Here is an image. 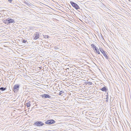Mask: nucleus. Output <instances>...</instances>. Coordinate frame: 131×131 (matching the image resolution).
<instances>
[{
  "label": "nucleus",
  "instance_id": "1",
  "mask_svg": "<svg viewBox=\"0 0 131 131\" xmlns=\"http://www.w3.org/2000/svg\"><path fill=\"white\" fill-rule=\"evenodd\" d=\"M5 23L8 24L11 23H15V21L14 19H12L11 18H8L6 20H4L3 21Z\"/></svg>",
  "mask_w": 131,
  "mask_h": 131
},
{
  "label": "nucleus",
  "instance_id": "2",
  "mask_svg": "<svg viewBox=\"0 0 131 131\" xmlns=\"http://www.w3.org/2000/svg\"><path fill=\"white\" fill-rule=\"evenodd\" d=\"M20 87V85L19 84H15L13 86V91L14 93H17L19 91Z\"/></svg>",
  "mask_w": 131,
  "mask_h": 131
},
{
  "label": "nucleus",
  "instance_id": "3",
  "mask_svg": "<svg viewBox=\"0 0 131 131\" xmlns=\"http://www.w3.org/2000/svg\"><path fill=\"white\" fill-rule=\"evenodd\" d=\"M70 3L72 6L77 10L80 9L79 6L76 3L72 1H70Z\"/></svg>",
  "mask_w": 131,
  "mask_h": 131
},
{
  "label": "nucleus",
  "instance_id": "4",
  "mask_svg": "<svg viewBox=\"0 0 131 131\" xmlns=\"http://www.w3.org/2000/svg\"><path fill=\"white\" fill-rule=\"evenodd\" d=\"M34 125L37 126H41L44 125L43 122L40 121H36L34 124Z\"/></svg>",
  "mask_w": 131,
  "mask_h": 131
},
{
  "label": "nucleus",
  "instance_id": "5",
  "mask_svg": "<svg viewBox=\"0 0 131 131\" xmlns=\"http://www.w3.org/2000/svg\"><path fill=\"white\" fill-rule=\"evenodd\" d=\"M99 49L101 52L103 54L104 56L105 57L107 60H109V58H108L105 52L103 50V49L101 47H100Z\"/></svg>",
  "mask_w": 131,
  "mask_h": 131
},
{
  "label": "nucleus",
  "instance_id": "6",
  "mask_svg": "<svg viewBox=\"0 0 131 131\" xmlns=\"http://www.w3.org/2000/svg\"><path fill=\"white\" fill-rule=\"evenodd\" d=\"M55 123V121L53 119L47 120L45 122L46 124L48 125L52 124Z\"/></svg>",
  "mask_w": 131,
  "mask_h": 131
},
{
  "label": "nucleus",
  "instance_id": "7",
  "mask_svg": "<svg viewBox=\"0 0 131 131\" xmlns=\"http://www.w3.org/2000/svg\"><path fill=\"white\" fill-rule=\"evenodd\" d=\"M42 97L44 98H50L51 96L48 94H45L42 95Z\"/></svg>",
  "mask_w": 131,
  "mask_h": 131
},
{
  "label": "nucleus",
  "instance_id": "8",
  "mask_svg": "<svg viewBox=\"0 0 131 131\" xmlns=\"http://www.w3.org/2000/svg\"><path fill=\"white\" fill-rule=\"evenodd\" d=\"M37 34L35 35V36L34 38V39L35 40L37 39L39 37V34L37 32H36Z\"/></svg>",
  "mask_w": 131,
  "mask_h": 131
},
{
  "label": "nucleus",
  "instance_id": "9",
  "mask_svg": "<svg viewBox=\"0 0 131 131\" xmlns=\"http://www.w3.org/2000/svg\"><path fill=\"white\" fill-rule=\"evenodd\" d=\"M100 89L102 91H106L107 90V89L105 86H104L101 89Z\"/></svg>",
  "mask_w": 131,
  "mask_h": 131
},
{
  "label": "nucleus",
  "instance_id": "10",
  "mask_svg": "<svg viewBox=\"0 0 131 131\" xmlns=\"http://www.w3.org/2000/svg\"><path fill=\"white\" fill-rule=\"evenodd\" d=\"M30 103V102L29 101L28 103H27L26 104V105L28 107H30L31 105Z\"/></svg>",
  "mask_w": 131,
  "mask_h": 131
},
{
  "label": "nucleus",
  "instance_id": "11",
  "mask_svg": "<svg viewBox=\"0 0 131 131\" xmlns=\"http://www.w3.org/2000/svg\"><path fill=\"white\" fill-rule=\"evenodd\" d=\"M6 89L7 88H6L2 87L0 88V90H1L2 91H3L6 90Z\"/></svg>",
  "mask_w": 131,
  "mask_h": 131
},
{
  "label": "nucleus",
  "instance_id": "12",
  "mask_svg": "<svg viewBox=\"0 0 131 131\" xmlns=\"http://www.w3.org/2000/svg\"><path fill=\"white\" fill-rule=\"evenodd\" d=\"M86 84H89L90 85H92V82L90 81L87 82H86Z\"/></svg>",
  "mask_w": 131,
  "mask_h": 131
},
{
  "label": "nucleus",
  "instance_id": "13",
  "mask_svg": "<svg viewBox=\"0 0 131 131\" xmlns=\"http://www.w3.org/2000/svg\"><path fill=\"white\" fill-rule=\"evenodd\" d=\"M91 46L94 49L96 47L95 45L93 44H92L91 45Z\"/></svg>",
  "mask_w": 131,
  "mask_h": 131
},
{
  "label": "nucleus",
  "instance_id": "14",
  "mask_svg": "<svg viewBox=\"0 0 131 131\" xmlns=\"http://www.w3.org/2000/svg\"><path fill=\"white\" fill-rule=\"evenodd\" d=\"M21 41H22V42L24 43H25L27 41V40H25V39H22Z\"/></svg>",
  "mask_w": 131,
  "mask_h": 131
},
{
  "label": "nucleus",
  "instance_id": "15",
  "mask_svg": "<svg viewBox=\"0 0 131 131\" xmlns=\"http://www.w3.org/2000/svg\"><path fill=\"white\" fill-rule=\"evenodd\" d=\"M94 50H95V52L96 53L97 52V51H99V49L97 48L96 47L94 49Z\"/></svg>",
  "mask_w": 131,
  "mask_h": 131
},
{
  "label": "nucleus",
  "instance_id": "16",
  "mask_svg": "<svg viewBox=\"0 0 131 131\" xmlns=\"http://www.w3.org/2000/svg\"><path fill=\"white\" fill-rule=\"evenodd\" d=\"M64 92L63 91H61L60 92L59 94L60 95H61L62 93H64Z\"/></svg>",
  "mask_w": 131,
  "mask_h": 131
},
{
  "label": "nucleus",
  "instance_id": "17",
  "mask_svg": "<svg viewBox=\"0 0 131 131\" xmlns=\"http://www.w3.org/2000/svg\"><path fill=\"white\" fill-rule=\"evenodd\" d=\"M44 37L45 38H49L50 37L48 35H45V36H44Z\"/></svg>",
  "mask_w": 131,
  "mask_h": 131
},
{
  "label": "nucleus",
  "instance_id": "18",
  "mask_svg": "<svg viewBox=\"0 0 131 131\" xmlns=\"http://www.w3.org/2000/svg\"><path fill=\"white\" fill-rule=\"evenodd\" d=\"M106 99H108V93H107V95H106Z\"/></svg>",
  "mask_w": 131,
  "mask_h": 131
},
{
  "label": "nucleus",
  "instance_id": "19",
  "mask_svg": "<svg viewBox=\"0 0 131 131\" xmlns=\"http://www.w3.org/2000/svg\"><path fill=\"white\" fill-rule=\"evenodd\" d=\"M27 4L28 5V6H31V5H32V4L30 3H28Z\"/></svg>",
  "mask_w": 131,
  "mask_h": 131
},
{
  "label": "nucleus",
  "instance_id": "20",
  "mask_svg": "<svg viewBox=\"0 0 131 131\" xmlns=\"http://www.w3.org/2000/svg\"><path fill=\"white\" fill-rule=\"evenodd\" d=\"M96 53L98 54H100V52L99 50L98 51H97V52H96Z\"/></svg>",
  "mask_w": 131,
  "mask_h": 131
},
{
  "label": "nucleus",
  "instance_id": "21",
  "mask_svg": "<svg viewBox=\"0 0 131 131\" xmlns=\"http://www.w3.org/2000/svg\"><path fill=\"white\" fill-rule=\"evenodd\" d=\"M56 46H55L54 47V48L55 50H57V49H59V48H58L57 47H56Z\"/></svg>",
  "mask_w": 131,
  "mask_h": 131
},
{
  "label": "nucleus",
  "instance_id": "22",
  "mask_svg": "<svg viewBox=\"0 0 131 131\" xmlns=\"http://www.w3.org/2000/svg\"><path fill=\"white\" fill-rule=\"evenodd\" d=\"M9 2H11L12 1V0H8Z\"/></svg>",
  "mask_w": 131,
  "mask_h": 131
},
{
  "label": "nucleus",
  "instance_id": "23",
  "mask_svg": "<svg viewBox=\"0 0 131 131\" xmlns=\"http://www.w3.org/2000/svg\"><path fill=\"white\" fill-rule=\"evenodd\" d=\"M36 128H35L34 129V130L35 131H36V130H39V129H37V130H36Z\"/></svg>",
  "mask_w": 131,
  "mask_h": 131
},
{
  "label": "nucleus",
  "instance_id": "24",
  "mask_svg": "<svg viewBox=\"0 0 131 131\" xmlns=\"http://www.w3.org/2000/svg\"><path fill=\"white\" fill-rule=\"evenodd\" d=\"M108 101V99H106V101L107 102Z\"/></svg>",
  "mask_w": 131,
  "mask_h": 131
},
{
  "label": "nucleus",
  "instance_id": "25",
  "mask_svg": "<svg viewBox=\"0 0 131 131\" xmlns=\"http://www.w3.org/2000/svg\"><path fill=\"white\" fill-rule=\"evenodd\" d=\"M100 55L103 58V57L102 54H101Z\"/></svg>",
  "mask_w": 131,
  "mask_h": 131
}]
</instances>
